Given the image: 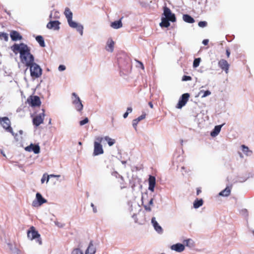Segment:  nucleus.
Returning <instances> with one entry per match:
<instances>
[{"label":"nucleus","mask_w":254,"mask_h":254,"mask_svg":"<svg viewBox=\"0 0 254 254\" xmlns=\"http://www.w3.org/2000/svg\"><path fill=\"white\" fill-rule=\"evenodd\" d=\"M11 49L15 54L19 53L20 61L26 66L28 67L34 63V57L26 44L23 43L14 44L11 47Z\"/></svg>","instance_id":"f257e3e1"},{"label":"nucleus","mask_w":254,"mask_h":254,"mask_svg":"<svg viewBox=\"0 0 254 254\" xmlns=\"http://www.w3.org/2000/svg\"><path fill=\"white\" fill-rule=\"evenodd\" d=\"M28 67L30 68V75L33 78H38L41 76L42 69L38 64L34 62Z\"/></svg>","instance_id":"f03ea898"},{"label":"nucleus","mask_w":254,"mask_h":254,"mask_svg":"<svg viewBox=\"0 0 254 254\" xmlns=\"http://www.w3.org/2000/svg\"><path fill=\"white\" fill-rule=\"evenodd\" d=\"M26 103L32 108H38L40 107L41 102L39 96L31 95L27 99Z\"/></svg>","instance_id":"7ed1b4c3"},{"label":"nucleus","mask_w":254,"mask_h":254,"mask_svg":"<svg viewBox=\"0 0 254 254\" xmlns=\"http://www.w3.org/2000/svg\"><path fill=\"white\" fill-rule=\"evenodd\" d=\"M0 124L7 131L14 135L12 128L10 127V121L7 117H0Z\"/></svg>","instance_id":"20e7f679"},{"label":"nucleus","mask_w":254,"mask_h":254,"mask_svg":"<svg viewBox=\"0 0 254 254\" xmlns=\"http://www.w3.org/2000/svg\"><path fill=\"white\" fill-rule=\"evenodd\" d=\"M40 236V234L35 230L34 227L33 226L31 227L30 228V230L27 232V237L31 240L36 239L37 238L39 239ZM38 241L39 242V244H41V241H40L39 239H38Z\"/></svg>","instance_id":"39448f33"},{"label":"nucleus","mask_w":254,"mask_h":254,"mask_svg":"<svg viewBox=\"0 0 254 254\" xmlns=\"http://www.w3.org/2000/svg\"><path fill=\"white\" fill-rule=\"evenodd\" d=\"M163 15L166 19L170 20V21L173 22L176 21L175 15L172 13L170 9L167 6L163 8Z\"/></svg>","instance_id":"423d86ee"},{"label":"nucleus","mask_w":254,"mask_h":254,"mask_svg":"<svg viewBox=\"0 0 254 254\" xmlns=\"http://www.w3.org/2000/svg\"><path fill=\"white\" fill-rule=\"evenodd\" d=\"M46 202L47 200L43 197L41 193L37 192L36 194V199L32 202V205L34 207H38Z\"/></svg>","instance_id":"0eeeda50"},{"label":"nucleus","mask_w":254,"mask_h":254,"mask_svg":"<svg viewBox=\"0 0 254 254\" xmlns=\"http://www.w3.org/2000/svg\"><path fill=\"white\" fill-rule=\"evenodd\" d=\"M190 97L189 93L183 94L180 97L179 102L176 105V107L178 109H181L184 106L187 102L188 101Z\"/></svg>","instance_id":"6e6552de"},{"label":"nucleus","mask_w":254,"mask_h":254,"mask_svg":"<svg viewBox=\"0 0 254 254\" xmlns=\"http://www.w3.org/2000/svg\"><path fill=\"white\" fill-rule=\"evenodd\" d=\"M72 95L74 98V99H73L72 103L74 105L75 109L78 111H81L83 109V105L79 97L75 93H73Z\"/></svg>","instance_id":"1a4fd4ad"},{"label":"nucleus","mask_w":254,"mask_h":254,"mask_svg":"<svg viewBox=\"0 0 254 254\" xmlns=\"http://www.w3.org/2000/svg\"><path fill=\"white\" fill-rule=\"evenodd\" d=\"M45 115L44 112L40 114L39 115L36 116L33 118V124L36 127L39 126L42 124L44 121Z\"/></svg>","instance_id":"9d476101"},{"label":"nucleus","mask_w":254,"mask_h":254,"mask_svg":"<svg viewBox=\"0 0 254 254\" xmlns=\"http://www.w3.org/2000/svg\"><path fill=\"white\" fill-rule=\"evenodd\" d=\"M67 21L70 27L73 28H76L77 31L80 34V35H82L83 27L82 25H79L76 22L73 21L72 19L67 20Z\"/></svg>","instance_id":"9b49d317"},{"label":"nucleus","mask_w":254,"mask_h":254,"mask_svg":"<svg viewBox=\"0 0 254 254\" xmlns=\"http://www.w3.org/2000/svg\"><path fill=\"white\" fill-rule=\"evenodd\" d=\"M104 150L101 144L94 142V151L93 155L97 156L103 154Z\"/></svg>","instance_id":"f8f14e48"},{"label":"nucleus","mask_w":254,"mask_h":254,"mask_svg":"<svg viewBox=\"0 0 254 254\" xmlns=\"http://www.w3.org/2000/svg\"><path fill=\"white\" fill-rule=\"evenodd\" d=\"M218 64L221 69L224 70L226 73H228L230 64L226 60L221 59L218 62Z\"/></svg>","instance_id":"ddd939ff"},{"label":"nucleus","mask_w":254,"mask_h":254,"mask_svg":"<svg viewBox=\"0 0 254 254\" xmlns=\"http://www.w3.org/2000/svg\"><path fill=\"white\" fill-rule=\"evenodd\" d=\"M25 150L28 152L33 151L35 154H38L40 151V148L38 144L31 143L30 145L25 148Z\"/></svg>","instance_id":"4468645a"},{"label":"nucleus","mask_w":254,"mask_h":254,"mask_svg":"<svg viewBox=\"0 0 254 254\" xmlns=\"http://www.w3.org/2000/svg\"><path fill=\"white\" fill-rule=\"evenodd\" d=\"M10 36L13 41H20L22 39V36L17 31L12 30L10 33Z\"/></svg>","instance_id":"2eb2a0df"},{"label":"nucleus","mask_w":254,"mask_h":254,"mask_svg":"<svg viewBox=\"0 0 254 254\" xmlns=\"http://www.w3.org/2000/svg\"><path fill=\"white\" fill-rule=\"evenodd\" d=\"M151 223L157 233L159 234H162L163 233V229L162 227L159 225L157 221L156 220V218L155 217H152L151 219Z\"/></svg>","instance_id":"dca6fc26"},{"label":"nucleus","mask_w":254,"mask_h":254,"mask_svg":"<svg viewBox=\"0 0 254 254\" xmlns=\"http://www.w3.org/2000/svg\"><path fill=\"white\" fill-rule=\"evenodd\" d=\"M60 22L59 21H51L47 24V27L50 29H54V30H59L60 29Z\"/></svg>","instance_id":"f3484780"},{"label":"nucleus","mask_w":254,"mask_h":254,"mask_svg":"<svg viewBox=\"0 0 254 254\" xmlns=\"http://www.w3.org/2000/svg\"><path fill=\"white\" fill-rule=\"evenodd\" d=\"M171 249L176 252L181 253L185 250V246L182 244L177 243L176 244L173 245L171 247Z\"/></svg>","instance_id":"a211bd4d"},{"label":"nucleus","mask_w":254,"mask_h":254,"mask_svg":"<svg viewBox=\"0 0 254 254\" xmlns=\"http://www.w3.org/2000/svg\"><path fill=\"white\" fill-rule=\"evenodd\" d=\"M225 125L223 123L222 125L216 126L213 130L210 132V135L212 137L216 136L220 132L221 127Z\"/></svg>","instance_id":"6ab92c4d"},{"label":"nucleus","mask_w":254,"mask_h":254,"mask_svg":"<svg viewBox=\"0 0 254 254\" xmlns=\"http://www.w3.org/2000/svg\"><path fill=\"white\" fill-rule=\"evenodd\" d=\"M96 250V248L93 244V242L90 241L89 246L85 251V254H95Z\"/></svg>","instance_id":"aec40b11"},{"label":"nucleus","mask_w":254,"mask_h":254,"mask_svg":"<svg viewBox=\"0 0 254 254\" xmlns=\"http://www.w3.org/2000/svg\"><path fill=\"white\" fill-rule=\"evenodd\" d=\"M145 117H146V114H143L142 115H141V116H140L138 118L134 119L132 121V126L135 128V129H136V127H137L138 123L141 120L145 119Z\"/></svg>","instance_id":"412c9836"},{"label":"nucleus","mask_w":254,"mask_h":254,"mask_svg":"<svg viewBox=\"0 0 254 254\" xmlns=\"http://www.w3.org/2000/svg\"><path fill=\"white\" fill-rule=\"evenodd\" d=\"M115 43L112 39H110L108 40L107 43L106 50L108 51L112 52L114 50Z\"/></svg>","instance_id":"4be33fe9"},{"label":"nucleus","mask_w":254,"mask_h":254,"mask_svg":"<svg viewBox=\"0 0 254 254\" xmlns=\"http://www.w3.org/2000/svg\"><path fill=\"white\" fill-rule=\"evenodd\" d=\"M231 187H227L224 190L220 191L219 195L222 196H228L230 195Z\"/></svg>","instance_id":"5701e85b"},{"label":"nucleus","mask_w":254,"mask_h":254,"mask_svg":"<svg viewBox=\"0 0 254 254\" xmlns=\"http://www.w3.org/2000/svg\"><path fill=\"white\" fill-rule=\"evenodd\" d=\"M111 27L114 29H118L123 26L121 19L118 21H115L111 23Z\"/></svg>","instance_id":"b1692460"},{"label":"nucleus","mask_w":254,"mask_h":254,"mask_svg":"<svg viewBox=\"0 0 254 254\" xmlns=\"http://www.w3.org/2000/svg\"><path fill=\"white\" fill-rule=\"evenodd\" d=\"M195 117L196 119H197L198 120V122H199V124H200L201 122V121H199L200 118H202L204 121H205L206 120H208V116L206 114H204V113L202 112L198 113L195 116Z\"/></svg>","instance_id":"393cba45"},{"label":"nucleus","mask_w":254,"mask_h":254,"mask_svg":"<svg viewBox=\"0 0 254 254\" xmlns=\"http://www.w3.org/2000/svg\"><path fill=\"white\" fill-rule=\"evenodd\" d=\"M64 13L67 20H70L72 18V13L69 8L66 7L65 9Z\"/></svg>","instance_id":"a878e982"},{"label":"nucleus","mask_w":254,"mask_h":254,"mask_svg":"<svg viewBox=\"0 0 254 254\" xmlns=\"http://www.w3.org/2000/svg\"><path fill=\"white\" fill-rule=\"evenodd\" d=\"M161 22L160 23V26L161 27H168L170 26V23L169 21L170 20H168L167 19H166L164 17L162 18L161 19Z\"/></svg>","instance_id":"bb28decb"},{"label":"nucleus","mask_w":254,"mask_h":254,"mask_svg":"<svg viewBox=\"0 0 254 254\" xmlns=\"http://www.w3.org/2000/svg\"><path fill=\"white\" fill-rule=\"evenodd\" d=\"M183 19L185 22L189 23H192L194 22V19L188 14H184Z\"/></svg>","instance_id":"cd10ccee"},{"label":"nucleus","mask_w":254,"mask_h":254,"mask_svg":"<svg viewBox=\"0 0 254 254\" xmlns=\"http://www.w3.org/2000/svg\"><path fill=\"white\" fill-rule=\"evenodd\" d=\"M36 40L38 42V43L39 44V45H40L41 47H45L44 40L43 37L42 36H41V35L37 36L36 37Z\"/></svg>","instance_id":"c85d7f7f"},{"label":"nucleus","mask_w":254,"mask_h":254,"mask_svg":"<svg viewBox=\"0 0 254 254\" xmlns=\"http://www.w3.org/2000/svg\"><path fill=\"white\" fill-rule=\"evenodd\" d=\"M243 152L247 156H251L252 154V151L250 150L249 148L245 145H242Z\"/></svg>","instance_id":"c756f323"},{"label":"nucleus","mask_w":254,"mask_h":254,"mask_svg":"<svg viewBox=\"0 0 254 254\" xmlns=\"http://www.w3.org/2000/svg\"><path fill=\"white\" fill-rule=\"evenodd\" d=\"M203 204V200L202 199H196L193 202V207L195 208H198Z\"/></svg>","instance_id":"7c9ffc66"},{"label":"nucleus","mask_w":254,"mask_h":254,"mask_svg":"<svg viewBox=\"0 0 254 254\" xmlns=\"http://www.w3.org/2000/svg\"><path fill=\"white\" fill-rule=\"evenodd\" d=\"M104 138L107 142L108 145L110 146L113 145L115 143V140L114 139L110 138L108 136L104 137Z\"/></svg>","instance_id":"2f4dec72"},{"label":"nucleus","mask_w":254,"mask_h":254,"mask_svg":"<svg viewBox=\"0 0 254 254\" xmlns=\"http://www.w3.org/2000/svg\"><path fill=\"white\" fill-rule=\"evenodd\" d=\"M211 94V92L209 90L204 91L200 90L198 93L199 95H201L202 98L205 97Z\"/></svg>","instance_id":"473e14b6"},{"label":"nucleus","mask_w":254,"mask_h":254,"mask_svg":"<svg viewBox=\"0 0 254 254\" xmlns=\"http://www.w3.org/2000/svg\"><path fill=\"white\" fill-rule=\"evenodd\" d=\"M0 39L4 40L5 41H7L8 40V34L4 32H0Z\"/></svg>","instance_id":"72a5a7b5"},{"label":"nucleus","mask_w":254,"mask_h":254,"mask_svg":"<svg viewBox=\"0 0 254 254\" xmlns=\"http://www.w3.org/2000/svg\"><path fill=\"white\" fill-rule=\"evenodd\" d=\"M156 179L155 177L150 176L149 178V185L155 186Z\"/></svg>","instance_id":"f704fd0d"},{"label":"nucleus","mask_w":254,"mask_h":254,"mask_svg":"<svg viewBox=\"0 0 254 254\" xmlns=\"http://www.w3.org/2000/svg\"><path fill=\"white\" fill-rule=\"evenodd\" d=\"M71 254H83V253L80 249L75 248L72 250Z\"/></svg>","instance_id":"c9c22d12"},{"label":"nucleus","mask_w":254,"mask_h":254,"mask_svg":"<svg viewBox=\"0 0 254 254\" xmlns=\"http://www.w3.org/2000/svg\"><path fill=\"white\" fill-rule=\"evenodd\" d=\"M200 62V58L195 59L193 61V66L194 67H196L198 66Z\"/></svg>","instance_id":"e433bc0d"},{"label":"nucleus","mask_w":254,"mask_h":254,"mask_svg":"<svg viewBox=\"0 0 254 254\" xmlns=\"http://www.w3.org/2000/svg\"><path fill=\"white\" fill-rule=\"evenodd\" d=\"M186 243V246L191 247L193 246V241L191 239H188L184 241Z\"/></svg>","instance_id":"4c0bfd02"},{"label":"nucleus","mask_w":254,"mask_h":254,"mask_svg":"<svg viewBox=\"0 0 254 254\" xmlns=\"http://www.w3.org/2000/svg\"><path fill=\"white\" fill-rule=\"evenodd\" d=\"M112 175L115 177L116 178L119 177L122 180L124 179V178L122 176L119 175L118 173L116 171H114L112 173Z\"/></svg>","instance_id":"58836bf2"},{"label":"nucleus","mask_w":254,"mask_h":254,"mask_svg":"<svg viewBox=\"0 0 254 254\" xmlns=\"http://www.w3.org/2000/svg\"><path fill=\"white\" fill-rule=\"evenodd\" d=\"M89 120L88 118H85L83 120L79 122V125L80 126H83L88 122Z\"/></svg>","instance_id":"ea45409f"},{"label":"nucleus","mask_w":254,"mask_h":254,"mask_svg":"<svg viewBox=\"0 0 254 254\" xmlns=\"http://www.w3.org/2000/svg\"><path fill=\"white\" fill-rule=\"evenodd\" d=\"M103 139H104V138L102 137H100V136L96 137L95 140L94 142L98 143V144H101V143Z\"/></svg>","instance_id":"a19ab883"},{"label":"nucleus","mask_w":254,"mask_h":254,"mask_svg":"<svg viewBox=\"0 0 254 254\" xmlns=\"http://www.w3.org/2000/svg\"><path fill=\"white\" fill-rule=\"evenodd\" d=\"M207 25L206 21H200L198 22V26L200 27H204Z\"/></svg>","instance_id":"79ce46f5"},{"label":"nucleus","mask_w":254,"mask_h":254,"mask_svg":"<svg viewBox=\"0 0 254 254\" xmlns=\"http://www.w3.org/2000/svg\"><path fill=\"white\" fill-rule=\"evenodd\" d=\"M191 80V77L190 76L184 75L182 77L183 81H189Z\"/></svg>","instance_id":"37998d69"},{"label":"nucleus","mask_w":254,"mask_h":254,"mask_svg":"<svg viewBox=\"0 0 254 254\" xmlns=\"http://www.w3.org/2000/svg\"><path fill=\"white\" fill-rule=\"evenodd\" d=\"M50 177L59 178V177H60V175H55L52 174V175L48 176L47 178V183L48 182L49 178Z\"/></svg>","instance_id":"c03bdc74"},{"label":"nucleus","mask_w":254,"mask_h":254,"mask_svg":"<svg viewBox=\"0 0 254 254\" xmlns=\"http://www.w3.org/2000/svg\"><path fill=\"white\" fill-rule=\"evenodd\" d=\"M226 53L227 58H229L230 57V50L229 48H227L226 49Z\"/></svg>","instance_id":"a18cd8bd"},{"label":"nucleus","mask_w":254,"mask_h":254,"mask_svg":"<svg viewBox=\"0 0 254 254\" xmlns=\"http://www.w3.org/2000/svg\"><path fill=\"white\" fill-rule=\"evenodd\" d=\"M91 206L93 208V212L94 213H96L97 212V209H96V207L95 206V205H94V204L93 203H91Z\"/></svg>","instance_id":"49530a36"},{"label":"nucleus","mask_w":254,"mask_h":254,"mask_svg":"<svg viewBox=\"0 0 254 254\" xmlns=\"http://www.w3.org/2000/svg\"><path fill=\"white\" fill-rule=\"evenodd\" d=\"M65 67L64 65H60L59 66V70L60 71H63V70H65Z\"/></svg>","instance_id":"de8ad7c7"},{"label":"nucleus","mask_w":254,"mask_h":254,"mask_svg":"<svg viewBox=\"0 0 254 254\" xmlns=\"http://www.w3.org/2000/svg\"><path fill=\"white\" fill-rule=\"evenodd\" d=\"M47 177L46 176V175H44L41 179V183L43 184L44 183V182L46 180L47 181Z\"/></svg>","instance_id":"09e8293b"},{"label":"nucleus","mask_w":254,"mask_h":254,"mask_svg":"<svg viewBox=\"0 0 254 254\" xmlns=\"http://www.w3.org/2000/svg\"><path fill=\"white\" fill-rule=\"evenodd\" d=\"M155 186L149 185L148 189L151 191H153L154 190V187Z\"/></svg>","instance_id":"8fccbe9b"},{"label":"nucleus","mask_w":254,"mask_h":254,"mask_svg":"<svg viewBox=\"0 0 254 254\" xmlns=\"http://www.w3.org/2000/svg\"><path fill=\"white\" fill-rule=\"evenodd\" d=\"M144 207L146 211H151V208L149 206H147V205H144Z\"/></svg>","instance_id":"3c124183"},{"label":"nucleus","mask_w":254,"mask_h":254,"mask_svg":"<svg viewBox=\"0 0 254 254\" xmlns=\"http://www.w3.org/2000/svg\"><path fill=\"white\" fill-rule=\"evenodd\" d=\"M18 249L15 246H14V247L13 248L12 250L11 251L13 254H15Z\"/></svg>","instance_id":"603ef678"},{"label":"nucleus","mask_w":254,"mask_h":254,"mask_svg":"<svg viewBox=\"0 0 254 254\" xmlns=\"http://www.w3.org/2000/svg\"><path fill=\"white\" fill-rule=\"evenodd\" d=\"M208 42H209V40L208 39H204L202 41V43L204 45H207L208 43Z\"/></svg>","instance_id":"864d4df0"},{"label":"nucleus","mask_w":254,"mask_h":254,"mask_svg":"<svg viewBox=\"0 0 254 254\" xmlns=\"http://www.w3.org/2000/svg\"><path fill=\"white\" fill-rule=\"evenodd\" d=\"M7 246L10 251H11L12 250L13 248L14 247V246H13L11 243H8Z\"/></svg>","instance_id":"5fc2aeb1"},{"label":"nucleus","mask_w":254,"mask_h":254,"mask_svg":"<svg viewBox=\"0 0 254 254\" xmlns=\"http://www.w3.org/2000/svg\"><path fill=\"white\" fill-rule=\"evenodd\" d=\"M149 204L150 205H153V198H151L149 201Z\"/></svg>","instance_id":"6e6d98bb"},{"label":"nucleus","mask_w":254,"mask_h":254,"mask_svg":"<svg viewBox=\"0 0 254 254\" xmlns=\"http://www.w3.org/2000/svg\"><path fill=\"white\" fill-rule=\"evenodd\" d=\"M137 62L140 65V67L143 69H144V65L141 62H139V61H137Z\"/></svg>","instance_id":"4d7b16f0"},{"label":"nucleus","mask_w":254,"mask_h":254,"mask_svg":"<svg viewBox=\"0 0 254 254\" xmlns=\"http://www.w3.org/2000/svg\"><path fill=\"white\" fill-rule=\"evenodd\" d=\"M15 254H23L22 252L21 251H20L19 249H18L16 253H15Z\"/></svg>","instance_id":"13d9d810"},{"label":"nucleus","mask_w":254,"mask_h":254,"mask_svg":"<svg viewBox=\"0 0 254 254\" xmlns=\"http://www.w3.org/2000/svg\"><path fill=\"white\" fill-rule=\"evenodd\" d=\"M128 115V112H125V113L123 115V117L124 118H126Z\"/></svg>","instance_id":"bf43d9fd"},{"label":"nucleus","mask_w":254,"mask_h":254,"mask_svg":"<svg viewBox=\"0 0 254 254\" xmlns=\"http://www.w3.org/2000/svg\"><path fill=\"white\" fill-rule=\"evenodd\" d=\"M242 212L244 213V215L247 216V210L246 209L242 210Z\"/></svg>","instance_id":"052dcab7"},{"label":"nucleus","mask_w":254,"mask_h":254,"mask_svg":"<svg viewBox=\"0 0 254 254\" xmlns=\"http://www.w3.org/2000/svg\"><path fill=\"white\" fill-rule=\"evenodd\" d=\"M148 105H149V106H150V107L151 109H153V104L152 103V102H149Z\"/></svg>","instance_id":"680f3d73"},{"label":"nucleus","mask_w":254,"mask_h":254,"mask_svg":"<svg viewBox=\"0 0 254 254\" xmlns=\"http://www.w3.org/2000/svg\"><path fill=\"white\" fill-rule=\"evenodd\" d=\"M132 108L131 107H129L127 108V111H132Z\"/></svg>","instance_id":"e2e57ef3"},{"label":"nucleus","mask_w":254,"mask_h":254,"mask_svg":"<svg viewBox=\"0 0 254 254\" xmlns=\"http://www.w3.org/2000/svg\"><path fill=\"white\" fill-rule=\"evenodd\" d=\"M201 192V190L199 189H197V192H196V193H197V195H198L199 193Z\"/></svg>","instance_id":"0e129e2a"},{"label":"nucleus","mask_w":254,"mask_h":254,"mask_svg":"<svg viewBox=\"0 0 254 254\" xmlns=\"http://www.w3.org/2000/svg\"><path fill=\"white\" fill-rule=\"evenodd\" d=\"M121 162L124 165H125L127 163V161H122Z\"/></svg>","instance_id":"69168bd1"},{"label":"nucleus","mask_w":254,"mask_h":254,"mask_svg":"<svg viewBox=\"0 0 254 254\" xmlns=\"http://www.w3.org/2000/svg\"><path fill=\"white\" fill-rule=\"evenodd\" d=\"M1 154L3 156H5V154H4V153L3 152V151H1Z\"/></svg>","instance_id":"338daca9"},{"label":"nucleus","mask_w":254,"mask_h":254,"mask_svg":"<svg viewBox=\"0 0 254 254\" xmlns=\"http://www.w3.org/2000/svg\"><path fill=\"white\" fill-rule=\"evenodd\" d=\"M181 169H182V170H185V168L184 167H182L181 168Z\"/></svg>","instance_id":"774afa93"}]
</instances>
